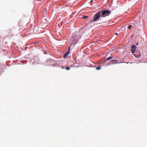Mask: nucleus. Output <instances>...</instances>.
<instances>
[{
  "label": "nucleus",
  "mask_w": 147,
  "mask_h": 147,
  "mask_svg": "<svg viewBox=\"0 0 147 147\" xmlns=\"http://www.w3.org/2000/svg\"><path fill=\"white\" fill-rule=\"evenodd\" d=\"M79 39V37L76 33H74L70 38V45L72 46L76 43Z\"/></svg>",
  "instance_id": "f257e3e1"
},
{
  "label": "nucleus",
  "mask_w": 147,
  "mask_h": 147,
  "mask_svg": "<svg viewBox=\"0 0 147 147\" xmlns=\"http://www.w3.org/2000/svg\"><path fill=\"white\" fill-rule=\"evenodd\" d=\"M100 14L101 13L100 11H98V13L95 14L94 15L93 20L92 19H91L88 22L89 23H90L91 22L92 23L93 21L95 22L97 21L100 18Z\"/></svg>",
  "instance_id": "f03ea898"
},
{
  "label": "nucleus",
  "mask_w": 147,
  "mask_h": 147,
  "mask_svg": "<svg viewBox=\"0 0 147 147\" xmlns=\"http://www.w3.org/2000/svg\"><path fill=\"white\" fill-rule=\"evenodd\" d=\"M111 13V11L109 10H105L103 11L102 12L101 16L103 17L108 16Z\"/></svg>",
  "instance_id": "7ed1b4c3"
},
{
  "label": "nucleus",
  "mask_w": 147,
  "mask_h": 147,
  "mask_svg": "<svg viewBox=\"0 0 147 147\" xmlns=\"http://www.w3.org/2000/svg\"><path fill=\"white\" fill-rule=\"evenodd\" d=\"M136 48V47L135 45H132L131 47V51L132 53H134Z\"/></svg>",
  "instance_id": "20e7f679"
},
{
  "label": "nucleus",
  "mask_w": 147,
  "mask_h": 147,
  "mask_svg": "<svg viewBox=\"0 0 147 147\" xmlns=\"http://www.w3.org/2000/svg\"><path fill=\"white\" fill-rule=\"evenodd\" d=\"M113 57H111V56L109 57H108V58L106 59V61H108V60H110V59H111L112 58H113Z\"/></svg>",
  "instance_id": "39448f33"
},
{
  "label": "nucleus",
  "mask_w": 147,
  "mask_h": 147,
  "mask_svg": "<svg viewBox=\"0 0 147 147\" xmlns=\"http://www.w3.org/2000/svg\"><path fill=\"white\" fill-rule=\"evenodd\" d=\"M101 66L100 65V66H98L96 68V70H100L101 69Z\"/></svg>",
  "instance_id": "423d86ee"
},
{
  "label": "nucleus",
  "mask_w": 147,
  "mask_h": 147,
  "mask_svg": "<svg viewBox=\"0 0 147 147\" xmlns=\"http://www.w3.org/2000/svg\"><path fill=\"white\" fill-rule=\"evenodd\" d=\"M88 16H83V17H82V18L83 19H87V18H88Z\"/></svg>",
  "instance_id": "0eeeda50"
},
{
  "label": "nucleus",
  "mask_w": 147,
  "mask_h": 147,
  "mask_svg": "<svg viewBox=\"0 0 147 147\" xmlns=\"http://www.w3.org/2000/svg\"><path fill=\"white\" fill-rule=\"evenodd\" d=\"M65 69L67 70H69L70 69V68L69 67H65Z\"/></svg>",
  "instance_id": "6e6552de"
},
{
  "label": "nucleus",
  "mask_w": 147,
  "mask_h": 147,
  "mask_svg": "<svg viewBox=\"0 0 147 147\" xmlns=\"http://www.w3.org/2000/svg\"><path fill=\"white\" fill-rule=\"evenodd\" d=\"M67 55V54H65L64 56L63 57L65 58H66Z\"/></svg>",
  "instance_id": "1a4fd4ad"
},
{
  "label": "nucleus",
  "mask_w": 147,
  "mask_h": 147,
  "mask_svg": "<svg viewBox=\"0 0 147 147\" xmlns=\"http://www.w3.org/2000/svg\"><path fill=\"white\" fill-rule=\"evenodd\" d=\"M131 26H131V25H130L128 27V29H131Z\"/></svg>",
  "instance_id": "9d476101"
},
{
  "label": "nucleus",
  "mask_w": 147,
  "mask_h": 147,
  "mask_svg": "<svg viewBox=\"0 0 147 147\" xmlns=\"http://www.w3.org/2000/svg\"><path fill=\"white\" fill-rule=\"evenodd\" d=\"M69 53V51H68L66 52V53H65V54H67V55H68Z\"/></svg>",
  "instance_id": "9b49d317"
},
{
  "label": "nucleus",
  "mask_w": 147,
  "mask_h": 147,
  "mask_svg": "<svg viewBox=\"0 0 147 147\" xmlns=\"http://www.w3.org/2000/svg\"><path fill=\"white\" fill-rule=\"evenodd\" d=\"M92 1H92V0H91L90 1V3L91 5V4L92 3Z\"/></svg>",
  "instance_id": "f8f14e48"
},
{
  "label": "nucleus",
  "mask_w": 147,
  "mask_h": 147,
  "mask_svg": "<svg viewBox=\"0 0 147 147\" xmlns=\"http://www.w3.org/2000/svg\"><path fill=\"white\" fill-rule=\"evenodd\" d=\"M70 49V47H68V51H69Z\"/></svg>",
  "instance_id": "ddd939ff"
},
{
  "label": "nucleus",
  "mask_w": 147,
  "mask_h": 147,
  "mask_svg": "<svg viewBox=\"0 0 147 147\" xmlns=\"http://www.w3.org/2000/svg\"><path fill=\"white\" fill-rule=\"evenodd\" d=\"M117 34H118V33H115V35H116Z\"/></svg>",
  "instance_id": "4468645a"
},
{
  "label": "nucleus",
  "mask_w": 147,
  "mask_h": 147,
  "mask_svg": "<svg viewBox=\"0 0 147 147\" xmlns=\"http://www.w3.org/2000/svg\"><path fill=\"white\" fill-rule=\"evenodd\" d=\"M117 60H112V61H117Z\"/></svg>",
  "instance_id": "2eb2a0df"
},
{
  "label": "nucleus",
  "mask_w": 147,
  "mask_h": 147,
  "mask_svg": "<svg viewBox=\"0 0 147 147\" xmlns=\"http://www.w3.org/2000/svg\"><path fill=\"white\" fill-rule=\"evenodd\" d=\"M66 3V1H64V3Z\"/></svg>",
  "instance_id": "dca6fc26"
}]
</instances>
